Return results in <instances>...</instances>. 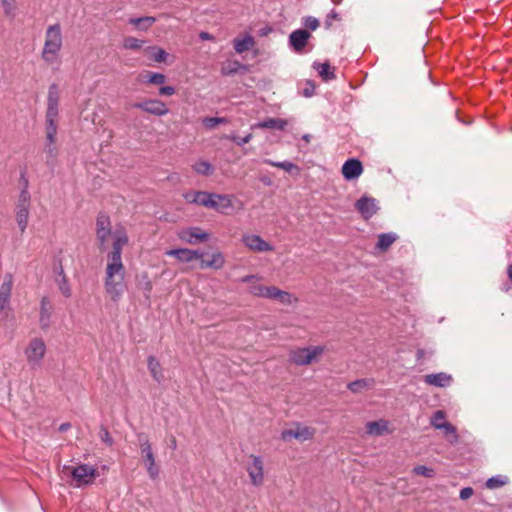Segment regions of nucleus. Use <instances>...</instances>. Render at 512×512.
<instances>
[{
	"instance_id": "nucleus-2",
	"label": "nucleus",
	"mask_w": 512,
	"mask_h": 512,
	"mask_svg": "<svg viewBox=\"0 0 512 512\" xmlns=\"http://www.w3.org/2000/svg\"><path fill=\"white\" fill-rule=\"evenodd\" d=\"M62 48V33L59 24L50 25L45 34V43L42 51V59L52 64Z\"/></svg>"
},
{
	"instance_id": "nucleus-6",
	"label": "nucleus",
	"mask_w": 512,
	"mask_h": 512,
	"mask_svg": "<svg viewBox=\"0 0 512 512\" xmlns=\"http://www.w3.org/2000/svg\"><path fill=\"white\" fill-rule=\"evenodd\" d=\"M46 354V345L41 338H33L25 349L27 362L32 368H38Z\"/></svg>"
},
{
	"instance_id": "nucleus-8",
	"label": "nucleus",
	"mask_w": 512,
	"mask_h": 512,
	"mask_svg": "<svg viewBox=\"0 0 512 512\" xmlns=\"http://www.w3.org/2000/svg\"><path fill=\"white\" fill-rule=\"evenodd\" d=\"M250 463L247 464L246 470L248 472L251 483L254 486H260L264 480V463L260 456L250 455Z\"/></svg>"
},
{
	"instance_id": "nucleus-63",
	"label": "nucleus",
	"mask_w": 512,
	"mask_h": 512,
	"mask_svg": "<svg viewBox=\"0 0 512 512\" xmlns=\"http://www.w3.org/2000/svg\"><path fill=\"white\" fill-rule=\"evenodd\" d=\"M507 273H508L509 279L512 282V264L508 266Z\"/></svg>"
},
{
	"instance_id": "nucleus-48",
	"label": "nucleus",
	"mask_w": 512,
	"mask_h": 512,
	"mask_svg": "<svg viewBox=\"0 0 512 512\" xmlns=\"http://www.w3.org/2000/svg\"><path fill=\"white\" fill-rule=\"evenodd\" d=\"M279 291V288H277L276 286H266V291H265V298L267 299H274L276 298V294L278 293Z\"/></svg>"
},
{
	"instance_id": "nucleus-32",
	"label": "nucleus",
	"mask_w": 512,
	"mask_h": 512,
	"mask_svg": "<svg viewBox=\"0 0 512 512\" xmlns=\"http://www.w3.org/2000/svg\"><path fill=\"white\" fill-rule=\"evenodd\" d=\"M156 21L155 17L145 16L139 18H131L129 23L138 27L141 30H147L151 25H153Z\"/></svg>"
},
{
	"instance_id": "nucleus-9",
	"label": "nucleus",
	"mask_w": 512,
	"mask_h": 512,
	"mask_svg": "<svg viewBox=\"0 0 512 512\" xmlns=\"http://www.w3.org/2000/svg\"><path fill=\"white\" fill-rule=\"evenodd\" d=\"M133 107L155 116H164L169 112L166 104L156 99L135 103Z\"/></svg>"
},
{
	"instance_id": "nucleus-30",
	"label": "nucleus",
	"mask_w": 512,
	"mask_h": 512,
	"mask_svg": "<svg viewBox=\"0 0 512 512\" xmlns=\"http://www.w3.org/2000/svg\"><path fill=\"white\" fill-rule=\"evenodd\" d=\"M313 67L318 71L319 75L325 81L335 79L336 77L334 71L331 70L330 64L328 62H314Z\"/></svg>"
},
{
	"instance_id": "nucleus-38",
	"label": "nucleus",
	"mask_w": 512,
	"mask_h": 512,
	"mask_svg": "<svg viewBox=\"0 0 512 512\" xmlns=\"http://www.w3.org/2000/svg\"><path fill=\"white\" fill-rule=\"evenodd\" d=\"M144 44L143 40H139L135 37H126L123 41V47L125 49L137 50L140 49Z\"/></svg>"
},
{
	"instance_id": "nucleus-42",
	"label": "nucleus",
	"mask_w": 512,
	"mask_h": 512,
	"mask_svg": "<svg viewBox=\"0 0 512 512\" xmlns=\"http://www.w3.org/2000/svg\"><path fill=\"white\" fill-rule=\"evenodd\" d=\"M445 413L441 410L436 411L431 418V425L436 429H441V426L446 422Z\"/></svg>"
},
{
	"instance_id": "nucleus-19",
	"label": "nucleus",
	"mask_w": 512,
	"mask_h": 512,
	"mask_svg": "<svg viewBox=\"0 0 512 512\" xmlns=\"http://www.w3.org/2000/svg\"><path fill=\"white\" fill-rule=\"evenodd\" d=\"M424 382L435 387H448L452 383V376L445 372L432 373L424 376Z\"/></svg>"
},
{
	"instance_id": "nucleus-11",
	"label": "nucleus",
	"mask_w": 512,
	"mask_h": 512,
	"mask_svg": "<svg viewBox=\"0 0 512 512\" xmlns=\"http://www.w3.org/2000/svg\"><path fill=\"white\" fill-rule=\"evenodd\" d=\"M310 37L311 33L306 29L294 30L289 35V45L296 53H302Z\"/></svg>"
},
{
	"instance_id": "nucleus-10",
	"label": "nucleus",
	"mask_w": 512,
	"mask_h": 512,
	"mask_svg": "<svg viewBox=\"0 0 512 512\" xmlns=\"http://www.w3.org/2000/svg\"><path fill=\"white\" fill-rule=\"evenodd\" d=\"M314 434L315 430L313 428L296 424V427L294 429H287L282 431L281 438L284 441H288L292 438H295L300 441H306L313 438Z\"/></svg>"
},
{
	"instance_id": "nucleus-62",
	"label": "nucleus",
	"mask_w": 512,
	"mask_h": 512,
	"mask_svg": "<svg viewBox=\"0 0 512 512\" xmlns=\"http://www.w3.org/2000/svg\"><path fill=\"white\" fill-rule=\"evenodd\" d=\"M270 31H271V29H270V28H264V29H261V30H260V35H261V36H265V35H267Z\"/></svg>"
},
{
	"instance_id": "nucleus-4",
	"label": "nucleus",
	"mask_w": 512,
	"mask_h": 512,
	"mask_svg": "<svg viewBox=\"0 0 512 512\" xmlns=\"http://www.w3.org/2000/svg\"><path fill=\"white\" fill-rule=\"evenodd\" d=\"M138 441L140 445L142 460L146 466L147 473L152 480H155L159 476V467L155 462V456L151 443L144 434L138 435Z\"/></svg>"
},
{
	"instance_id": "nucleus-33",
	"label": "nucleus",
	"mask_w": 512,
	"mask_h": 512,
	"mask_svg": "<svg viewBox=\"0 0 512 512\" xmlns=\"http://www.w3.org/2000/svg\"><path fill=\"white\" fill-rule=\"evenodd\" d=\"M508 481H509V479L507 476L496 475V476L490 477L486 481L485 486L488 489H497V488H500V487H503L504 485H506L508 483Z\"/></svg>"
},
{
	"instance_id": "nucleus-40",
	"label": "nucleus",
	"mask_w": 512,
	"mask_h": 512,
	"mask_svg": "<svg viewBox=\"0 0 512 512\" xmlns=\"http://www.w3.org/2000/svg\"><path fill=\"white\" fill-rule=\"evenodd\" d=\"M146 81L154 85H162L166 81V77L162 73L146 72Z\"/></svg>"
},
{
	"instance_id": "nucleus-49",
	"label": "nucleus",
	"mask_w": 512,
	"mask_h": 512,
	"mask_svg": "<svg viewBox=\"0 0 512 512\" xmlns=\"http://www.w3.org/2000/svg\"><path fill=\"white\" fill-rule=\"evenodd\" d=\"M282 169L288 173H292L293 171H296V173H299V171H300L299 167L290 161H283Z\"/></svg>"
},
{
	"instance_id": "nucleus-39",
	"label": "nucleus",
	"mask_w": 512,
	"mask_h": 512,
	"mask_svg": "<svg viewBox=\"0 0 512 512\" xmlns=\"http://www.w3.org/2000/svg\"><path fill=\"white\" fill-rule=\"evenodd\" d=\"M45 153L47 155V164H51L58 156V148L55 142L50 143L46 141Z\"/></svg>"
},
{
	"instance_id": "nucleus-17",
	"label": "nucleus",
	"mask_w": 512,
	"mask_h": 512,
	"mask_svg": "<svg viewBox=\"0 0 512 512\" xmlns=\"http://www.w3.org/2000/svg\"><path fill=\"white\" fill-rule=\"evenodd\" d=\"M166 255L175 257L181 262H192L201 259L204 253L200 250H191L187 248L171 249L166 252Z\"/></svg>"
},
{
	"instance_id": "nucleus-64",
	"label": "nucleus",
	"mask_w": 512,
	"mask_h": 512,
	"mask_svg": "<svg viewBox=\"0 0 512 512\" xmlns=\"http://www.w3.org/2000/svg\"><path fill=\"white\" fill-rule=\"evenodd\" d=\"M303 139H304L306 142H309V140H310V135L305 134V135L303 136Z\"/></svg>"
},
{
	"instance_id": "nucleus-34",
	"label": "nucleus",
	"mask_w": 512,
	"mask_h": 512,
	"mask_svg": "<svg viewBox=\"0 0 512 512\" xmlns=\"http://www.w3.org/2000/svg\"><path fill=\"white\" fill-rule=\"evenodd\" d=\"M213 193L205 192V191H197L194 195L195 204L204 206L209 208L212 201Z\"/></svg>"
},
{
	"instance_id": "nucleus-51",
	"label": "nucleus",
	"mask_w": 512,
	"mask_h": 512,
	"mask_svg": "<svg viewBox=\"0 0 512 512\" xmlns=\"http://www.w3.org/2000/svg\"><path fill=\"white\" fill-rule=\"evenodd\" d=\"M159 94L162 96H172L175 94V88L172 86H162L159 89Z\"/></svg>"
},
{
	"instance_id": "nucleus-16",
	"label": "nucleus",
	"mask_w": 512,
	"mask_h": 512,
	"mask_svg": "<svg viewBox=\"0 0 512 512\" xmlns=\"http://www.w3.org/2000/svg\"><path fill=\"white\" fill-rule=\"evenodd\" d=\"M232 207L233 204L231 195L213 193L212 201L209 206L210 209H214L222 214H228Z\"/></svg>"
},
{
	"instance_id": "nucleus-5",
	"label": "nucleus",
	"mask_w": 512,
	"mask_h": 512,
	"mask_svg": "<svg viewBox=\"0 0 512 512\" xmlns=\"http://www.w3.org/2000/svg\"><path fill=\"white\" fill-rule=\"evenodd\" d=\"M30 207V193L28 191V180H25V187L22 188L16 205V222L23 233L28 225Z\"/></svg>"
},
{
	"instance_id": "nucleus-44",
	"label": "nucleus",
	"mask_w": 512,
	"mask_h": 512,
	"mask_svg": "<svg viewBox=\"0 0 512 512\" xmlns=\"http://www.w3.org/2000/svg\"><path fill=\"white\" fill-rule=\"evenodd\" d=\"M303 25L305 26L306 30H311V31H315L320 23H319V20L315 17H312V16H307L303 19Z\"/></svg>"
},
{
	"instance_id": "nucleus-35",
	"label": "nucleus",
	"mask_w": 512,
	"mask_h": 512,
	"mask_svg": "<svg viewBox=\"0 0 512 512\" xmlns=\"http://www.w3.org/2000/svg\"><path fill=\"white\" fill-rule=\"evenodd\" d=\"M195 172L201 175H210L213 171L212 165L205 160L198 161L193 165Z\"/></svg>"
},
{
	"instance_id": "nucleus-50",
	"label": "nucleus",
	"mask_w": 512,
	"mask_h": 512,
	"mask_svg": "<svg viewBox=\"0 0 512 512\" xmlns=\"http://www.w3.org/2000/svg\"><path fill=\"white\" fill-rule=\"evenodd\" d=\"M474 493V490L471 487H465L461 489L459 497L461 500L469 499Z\"/></svg>"
},
{
	"instance_id": "nucleus-47",
	"label": "nucleus",
	"mask_w": 512,
	"mask_h": 512,
	"mask_svg": "<svg viewBox=\"0 0 512 512\" xmlns=\"http://www.w3.org/2000/svg\"><path fill=\"white\" fill-rule=\"evenodd\" d=\"M99 436H100V439L102 440V442H104L106 445H108V446L113 445V438L111 437L110 433L108 432V430L106 428L101 427Z\"/></svg>"
},
{
	"instance_id": "nucleus-27",
	"label": "nucleus",
	"mask_w": 512,
	"mask_h": 512,
	"mask_svg": "<svg viewBox=\"0 0 512 512\" xmlns=\"http://www.w3.org/2000/svg\"><path fill=\"white\" fill-rule=\"evenodd\" d=\"M233 44L235 51L241 54L253 48V46L255 45V40L251 35H246L242 39H234Z\"/></svg>"
},
{
	"instance_id": "nucleus-54",
	"label": "nucleus",
	"mask_w": 512,
	"mask_h": 512,
	"mask_svg": "<svg viewBox=\"0 0 512 512\" xmlns=\"http://www.w3.org/2000/svg\"><path fill=\"white\" fill-rule=\"evenodd\" d=\"M441 429L445 430V432L447 434H455L456 433V429L455 427L450 424L449 422H445L442 426H441Z\"/></svg>"
},
{
	"instance_id": "nucleus-21",
	"label": "nucleus",
	"mask_w": 512,
	"mask_h": 512,
	"mask_svg": "<svg viewBox=\"0 0 512 512\" xmlns=\"http://www.w3.org/2000/svg\"><path fill=\"white\" fill-rule=\"evenodd\" d=\"M12 290V278L9 276L0 286V314L9 306Z\"/></svg>"
},
{
	"instance_id": "nucleus-60",
	"label": "nucleus",
	"mask_w": 512,
	"mask_h": 512,
	"mask_svg": "<svg viewBox=\"0 0 512 512\" xmlns=\"http://www.w3.org/2000/svg\"><path fill=\"white\" fill-rule=\"evenodd\" d=\"M69 427H70V424H69V423H63V424H61V425H60V427H59V431L64 432V431H66Z\"/></svg>"
},
{
	"instance_id": "nucleus-41",
	"label": "nucleus",
	"mask_w": 512,
	"mask_h": 512,
	"mask_svg": "<svg viewBox=\"0 0 512 512\" xmlns=\"http://www.w3.org/2000/svg\"><path fill=\"white\" fill-rule=\"evenodd\" d=\"M149 51L152 54V58L154 61L161 63L164 62L168 56L165 50L157 47H149Z\"/></svg>"
},
{
	"instance_id": "nucleus-1",
	"label": "nucleus",
	"mask_w": 512,
	"mask_h": 512,
	"mask_svg": "<svg viewBox=\"0 0 512 512\" xmlns=\"http://www.w3.org/2000/svg\"><path fill=\"white\" fill-rule=\"evenodd\" d=\"M112 236V251L108 254V263L105 276V291L113 302H118L125 292V267L122 263V249L128 243V236L123 228L112 232L111 221L108 215L99 214L96 220V237L99 249L105 250L109 238Z\"/></svg>"
},
{
	"instance_id": "nucleus-25",
	"label": "nucleus",
	"mask_w": 512,
	"mask_h": 512,
	"mask_svg": "<svg viewBox=\"0 0 512 512\" xmlns=\"http://www.w3.org/2000/svg\"><path fill=\"white\" fill-rule=\"evenodd\" d=\"M375 385V380L373 378H364V379H358L353 382H350L347 385V388L352 393H359L364 389H371Z\"/></svg>"
},
{
	"instance_id": "nucleus-3",
	"label": "nucleus",
	"mask_w": 512,
	"mask_h": 512,
	"mask_svg": "<svg viewBox=\"0 0 512 512\" xmlns=\"http://www.w3.org/2000/svg\"><path fill=\"white\" fill-rule=\"evenodd\" d=\"M62 472L72 477L76 487L91 484L98 475L97 470L87 464L76 467L64 466Z\"/></svg>"
},
{
	"instance_id": "nucleus-22",
	"label": "nucleus",
	"mask_w": 512,
	"mask_h": 512,
	"mask_svg": "<svg viewBox=\"0 0 512 512\" xmlns=\"http://www.w3.org/2000/svg\"><path fill=\"white\" fill-rule=\"evenodd\" d=\"M388 432V421L380 419L366 424V433L372 436H380Z\"/></svg>"
},
{
	"instance_id": "nucleus-23",
	"label": "nucleus",
	"mask_w": 512,
	"mask_h": 512,
	"mask_svg": "<svg viewBox=\"0 0 512 512\" xmlns=\"http://www.w3.org/2000/svg\"><path fill=\"white\" fill-rule=\"evenodd\" d=\"M287 124V121L284 119L269 118L264 121L258 122L257 124L253 125L252 128L284 130Z\"/></svg>"
},
{
	"instance_id": "nucleus-45",
	"label": "nucleus",
	"mask_w": 512,
	"mask_h": 512,
	"mask_svg": "<svg viewBox=\"0 0 512 512\" xmlns=\"http://www.w3.org/2000/svg\"><path fill=\"white\" fill-rule=\"evenodd\" d=\"M227 138L230 139L231 141H233L236 145L243 146L252 140L253 135H252V133H248L244 137H239L237 135H231V136H228Z\"/></svg>"
},
{
	"instance_id": "nucleus-57",
	"label": "nucleus",
	"mask_w": 512,
	"mask_h": 512,
	"mask_svg": "<svg viewBox=\"0 0 512 512\" xmlns=\"http://www.w3.org/2000/svg\"><path fill=\"white\" fill-rule=\"evenodd\" d=\"M199 37L201 40H211L213 39V36L211 34H209L208 32H201L199 34Z\"/></svg>"
},
{
	"instance_id": "nucleus-58",
	"label": "nucleus",
	"mask_w": 512,
	"mask_h": 512,
	"mask_svg": "<svg viewBox=\"0 0 512 512\" xmlns=\"http://www.w3.org/2000/svg\"><path fill=\"white\" fill-rule=\"evenodd\" d=\"M254 278H256L255 275H246L243 278H241V282L248 283V282H250Z\"/></svg>"
},
{
	"instance_id": "nucleus-52",
	"label": "nucleus",
	"mask_w": 512,
	"mask_h": 512,
	"mask_svg": "<svg viewBox=\"0 0 512 512\" xmlns=\"http://www.w3.org/2000/svg\"><path fill=\"white\" fill-rule=\"evenodd\" d=\"M314 91H315L314 83L311 81H307L306 88L304 89L303 94L306 97H311L314 94Z\"/></svg>"
},
{
	"instance_id": "nucleus-36",
	"label": "nucleus",
	"mask_w": 512,
	"mask_h": 512,
	"mask_svg": "<svg viewBox=\"0 0 512 512\" xmlns=\"http://www.w3.org/2000/svg\"><path fill=\"white\" fill-rule=\"evenodd\" d=\"M275 300L279 301L281 304L284 305H290L293 302L297 301V298L293 297V295L287 291H283L279 289L278 293L276 294Z\"/></svg>"
},
{
	"instance_id": "nucleus-18",
	"label": "nucleus",
	"mask_w": 512,
	"mask_h": 512,
	"mask_svg": "<svg viewBox=\"0 0 512 512\" xmlns=\"http://www.w3.org/2000/svg\"><path fill=\"white\" fill-rule=\"evenodd\" d=\"M363 172V166L360 160L352 158L345 161L342 166V174L346 180L358 178Z\"/></svg>"
},
{
	"instance_id": "nucleus-24",
	"label": "nucleus",
	"mask_w": 512,
	"mask_h": 512,
	"mask_svg": "<svg viewBox=\"0 0 512 512\" xmlns=\"http://www.w3.org/2000/svg\"><path fill=\"white\" fill-rule=\"evenodd\" d=\"M148 370L157 383H161L164 379L160 362L154 357L149 356L147 359Z\"/></svg>"
},
{
	"instance_id": "nucleus-12",
	"label": "nucleus",
	"mask_w": 512,
	"mask_h": 512,
	"mask_svg": "<svg viewBox=\"0 0 512 512\" xmlns=\"http://www.w3.org/2000/svg\"><path fill=\"white\" fill-rule=\"evenodd\" d=\"M242 241L246 247L255 252H267L273 250V246L263 240L259 235L245 234L242 237Z\"/></svg>"
},
{
	"instance_id": "nucleus-56",
	"label": "nucleus",
	"mask_w": 512,
	"mask_h": 512,
	"mask_svg": "<svg viewBox=\"0 0 512 512\" xmlns=\"http://www.w3.org/2000/svg\"><path fill=\"white\" fill-rule=\"evenodd\" d=\"M197 191H192V192H188L184 195L185 199L187 202L189 203H194L195 204V201L193 200L195 197L194 195L196 194Z\"/></svg>"
},
{
	"instance_id": "nucleus-43",
	"label": "nucleus",
	"mask_w": 512,
	"mask_h": 512,
	"mask_svg": "<svg viewBox=\"0 0 512 512\" xmlns=\"http://www.w3.org/2000/svg\"><path fill=\"white\" fill-rule=\"evenodd\" d=\"M413 472L417 475H421L427 478H432L434 476V470L431 468H428L424 465H418L413 468Z\"/></svg>"
},
{
	"instance_id": "nucleus-61",
	"label": "nucleus",
	"mask_w": 512,
	"mask_h": 512,
	"mask_svg": "<svg viewBox=\"0 0 512 512\" xmlns=\"http://www.w3.org/2000/svg\"><path fill=\"white\" fill-rule=\"evenodd\" d=\"M336 17H337V14H336V13H334V12H332V13L328 16V19L326 20V25H327V27H329V26L331 25V23H330L329 19H330V18H336Z\"/></svg>"
},
{
	"instance_id": "nucleus-13",
	"label": "nucleus",
	"mask_w": 512,
	"mask_h": 512,
	"mask_svg": "<svg viewBox=\"0 0 512 512\" xmlns=\"http://www.w3.org/2000/svg\"><path fill=\"white\" fill-rule=\"evenodd\" d=\"M355 208L365 219L371 218L378 211L377 202L372 197L363 196L355 203Z\"/></svg>"
},
{
	"instance_id": "nucleus-55",
	"label": "nucleus",
	"mask_w": 512,
	"mask_h": 512,
	"mask_svg": "<svg viewBox=\"0 0 512 512\" xmlns=\"http://www.w3.org/2000/svg\"><path fill=\"white\" fill-rule=\"evenodd\" d=\"M264 163H266L267 165H270L272 167H277V168H280V169H282V167H283V161L282 162H278V161H273V160H270V159H266V160H264Z\"/></svg>"
},
{
	"instance_id": "nucleus-28",
	"label": "nucleus",
	"mask_w": 512,
	"mask_h": 512,
	"mask_svg": "<svg viewBox=\"0 0 512 512\" xmlns=\"http://www.w3.org/2000/svg\"><path fill=\"white\" fill-rule=\"evenodd\" d=\"M224 257L220 252L214 253L212 255L211 260H205L203 257L201 258L200 262V268H214V269H221L224 266Z\"/></svg>"
},
{
	"instance_id": "nucleus-37",
	"label": "nucleus",
	"mask_w": 512,
	"mask_h": 512,
	"mask_svg": "<svg viewBox=\"0 0 512 512\" xmlns=\"http://www.w3.org/2000/svg\"><path fill=\"white\" fill-rule=\"evenodd\" d=\"M202 122L207 129H214L219 124L228 123V120L224 117H206Z\"/></svg>"
},
{
	"instance_id": "nucleus-46",
	"label": "nucleus",
	"mask_w": 512,
	"mask_h": 512,
	"mask_svg": "<svg viewBox=\"0 0 512 512\" xmlns=\"http://www.w3.org/2000/svg\"><path fill=\"white\" fill-rule=\"evenodd\" d=\"M266 286L255 284L249 287V292L254 296L265 298Z\"/></svg>"
},
{
	"instance_id": "nucleus-15",
	"label": "nucleus",
	"mask_w": 512,
	"mask_h": 512,
	"mask_svg": "<svg viewBox=\"0 0 512 512\" xmlns=\"http://www.w3.org/2000/svg\"><path fill=\"white\" fill-rule=\"evenodd\" d=\"M60 91L57 84L53 83L49 86L47 95L46 115L58 116L59 114Z\"/></svg>"
},
{
	"instance_id": "nucleus-7",
	"label": "nucleus",
	"mask_w": 512,
	"mask_h": 512,
	"mask_svg": "<svg viewBox=\"0 0 512 512\" xmlns=\"http://www.w3.org/2000/svg\"><path fill=\"white\" fill-rule=\"evenodd\" d=\"M322 353L323 348L320 346L296 348L290 351L289 360L298 366L309 365Z\"/></svg>"
},
{
	"instance_id": "nucleus-29",
	"label": "nucleus",
	"mask_w": 512,
	"mask_h": 512,
	"mask_svg": "<svg viewBox=\"0 0 512 512\" xmlns=\"http://www.w3.org/2000/svg\"><path fill=\"white\" fill-rule=\"evenodd\" d=\"M56 282L62 295L67 298L70 297L72 293L71 287L62 266L59 267L58 278L56 279Z\"/></svg>"
},
{
	"instance_id": "nucleus-59",
	"label": "nucleus",
	"mask_w": 512,
	"mask_h": 512,
	"mask_svg": "<svg viewBox=\"0 0 512 512\" xmlns=\"http://www.w3.org/2000/svg\"><path fill=\"white\" fill-rule=\"evenodd\" d=\"M170 447L175 450L177 448V441H176V438L174 436L171 437L170 439Z\"/></svg>"
},
{
	"instance_id": "nucleus-14",
	"label": "nucleus",
	"mask_w": 512,
	"mask_h": 512,
	"mask_svg": "<svg viewBox=\"0 0 512 512\" xmlns=\"http://www.w3.org/2000/svg\"><path fill=\"white\" fill-rule=\"evenodd\" d=\"M179 238L189 244H196L206 241L209 235L199 227H190L182 230L179 233Z\"/></svg>"
},
{
	"instance_id": "nucleus-26",
	"label": "nucleus",
	"mask_w": 512,
	"mask_h": 512,
	"mask_svg": "<svg viewBox=\"0 0 512 512\" xmlns=\"http://www.w3.org/2000/svg\"><path fill=\"white\" fill-rule=\"evenodd\" d=\"M57 117L58 116H50L46 115V141L47 142H56L57 135Z\"/></svg>"
},
{
	"instance_id": "nucleus-53",
	"label": "nucleus",
	"mask_w": 512,
	"mask_h": 512,
	"mask_svg": "<svg viewBox=\"0 0 512 512\" xmlns=\"http://www.w3.org/2000/svg\"><path fill=\"white\" fill-rule=\"evenodd\" d=\"M2 5L6 14H10L13 10V0H2Z\"/></svg>"
},
{
	"instance_id": "nucleus-31",
	"label": "nucleus",
	"mask_w": 512,
	"mask_h": 512,
	"mask_svg": "<svg viewBox=\"0 0 512 512\" xmlns=\"http://www.w3.org/2000/svg\"><path fill=\"white\" fill-rule=\"evenodd\" d=\"M397 239L394 233H382L378 236L377 248L386 251Z\"/></svg>"
},
{
	"instance_id": "nucleus-20",
	"label": "nucleus",
	"mask_w": 512,
	"mask_h": 512,
	"mask_svg": "<svg viewBox=\"0 0 512 512\" xmlns=\"http://www.w3.org/2000/svg\"><path fill=\"white\" fill-rule=\"evenodd\" d=\"M52 315V304L48 297H42L40 301V317L39 322L42 329H47L50 326Z\"/></svg>"
}]
</instances>
